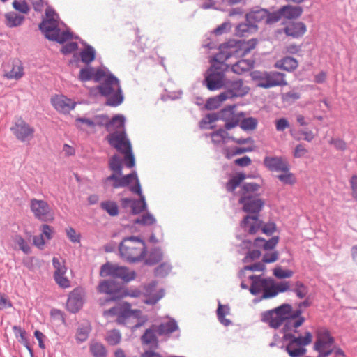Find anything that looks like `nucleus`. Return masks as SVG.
Segmentation results:
<instances>
[{
    "label": "nucleus",
    "mask_w": 357,
    "mask_h": 357,
    "mask_svg": "<svg viewBox=\"0 0 357 357\" xmlns=\"http://www.w3.org/2000/svg\"><path fill=\"white\" fill-rule=\"evenodd\" d=\"M126 117L123 114H116L112 118H109V130L112 128L119 129L120 130H125Z\"/></svg>",
    "instance_id": "nucleus-43"
},
{
    "label": "nucleus",
    "mask_w": 357,
    "mask_h": 357,
    "mask_svg": "<svg viewBox=\"0 0 357 357\" xmlns=\"http://www.w3.org/2000/svg\"><path fill=\"white\" fill-rule=\"evenodd\" d=\"M51 102L56 111L63 114L69 113L77 105L76 102L63 95L54 96Z\"/></svg>",
    "instance_id": "nucleus-18"
},
{
    "label": "nucleus",
    "mask_w": 357,
    "mask_h": 357,
    "mask_svg": "<svg viewBox=\"0 0 357 357\" xmlns=\"http://www.w3.org/2000/svg\"><path fill=\"white\" fill-rule=\"evenodd\" d=\"M306 31V25L302 22H290L284 29L287 36L296 38L303 36Z\"/></svg>",
    "instance_id": "nucleus-24"
},
{
    "label": "nucleus",
    "mask_w": 357,
    "mask_h": 357,
    "mask_svg": "<svg viewBox=\"0 0 357 357\" xmlns=\"http://www.w3.org/2000/svg\"><path fill=\"white\" fill-rule=\"evenodd\" d=\"M139 312L137 310H131L130 305L128 303H126L123 307H120L119 315L121 317L128 319L132 315H136Z\"/></svg>",
    "instance_id": "nucleus-58"
},
{
    "label": "nucleus",
    "mask_w": 357,
    "mask_h": 357,
    "mask_svg": "<svg viewBox=\"0 0 357 357\" xmlns=\"http://www.w3.org/2000/svg\"><path fill=\"white\" fill-rule=\"evenodd\" d=\"M89 350L93 357H106L107 350L100 342H92L89 346Z\"/></svg>",
    "instance_id": "nucleus-45"
},
{
    "label": "nucleus",
    "mask_w": 357,
    "mask_h": 357,
    "mask_svg": "<svg viewBox=\"0 0 357 357\" xmlns=\"http://www.w3.org/2000/svg\"><path fill=\"white\" fill-rule=\"evenodd\" d=\"M105 340L109 344L116 345L121 340V333L118 329L110 330L107 332Z\"/></svg>",
    "instance_id": "nucleus-47"
},
{
    "label": "nucleus",
    "mask_w": 357,
    "mask_h": 357,
    "mask_svg": "<svg viewBox=\"0 0 357 357\" xmlns=\"http://www.w3.org/2000/svg\"><path fill=\"white\" fill-rule=\"evenodd\" d=\"M164 296V291L162 289H160L155 294H149L146 296L144 300V303L149 305H155L159 300H160Z\"/></svg>",
    "instance_id": "nucleus-62"
},
{
    "label": "nucleus",
    "mask_w": 357,
    "mask_h": 357,
    "mask_svg": "<svg viewBox=\"0 0 357 357\" xmlns=\"http://www.w3.org/2000/svg\"><path fill=\"white\" fill-rule=\"evenodd\" d=\"M172 270V266L168 262H163L154 270V275L158 278L166 277Z\"/></svg>",
    "instance_id": "nucleus-54"
},
{
    "label": "nucleus",
    "mask_w": 357,
    "mask_h": 357,
    "mask_svg": "<svg viewBox=\"0 0 357 357\" xmlns=\"http://www.w3.org/2000/svg\"><path fill=\"white\" fill-rule=\"evenodd\" d=\"M259 188L256 183H245L242 185L238 202L243 206L244 212L258 215L262 210L264 201L255 195Z\"/></svg>",
    "instance_id": "nucleus-4"
},
{
    "label": "nucleus",
    "mask_w": 357,
    "mask_h": 357,
    "mask_svg": "<svg viewBox=\"0 0 357 357\" xmlns=\"http://www.w3.org/2000/svg\"><path fill=\"white\" fill-rule=\"evenodd\" d=\"M296 344L289 343L286 347V351L291 357H301L306 353V349L303 347H296Z\"/></svg>",
    "instance_id": "nucleus-49"
},
{
    "label": "nucleus",
    "mask_w": 357,
    "mask_h": 357,
    "mask_svg": "<svg viewBox=\"0 0 357 357\" xmlns=\"http://www.w3.org/2000/svg\"><path fill=\"white\" fill-rule=\"evenodd\" d=\"M91 331V327L89 324H80L77 330L76 333V340L78 343H82L85 342Z\"/></svg>",
    "instance_id": "nucleus-39"
},
{
    "label": "nucleus",
    "mask_w": 357,
    "mask_h": 357,
    "mask_svg": "<svg viewBox=\"0 0 357 357\" xmlns=\"http://www.w3.org/2000/svg\"><path fill=\"white\" fill-rule=\"evenodd\" d=\"M298 66V61L291 56H286L283 59L278 60L275 64V67L277 68L282 69L289 72L293 71L297 68Z\"/></svg>",
    "instance_id": "nucleus-31"
},
{
    "label": "nucleus",
    "mask_w": 357,
    "mask_h": 357,
    "mask_svg": "<svg viewBox=\"0 0 357 357\" xmlns=\"http://www.w3.org/2000/svg\"><path fill=\"white\" fill-rule=\"evenodd\" d=\"M108 71V68L102 66L97 69L88 65L80 69L78 79L82 82H86L93 79L95 82H100Z\"/></svg>",
    "instance_id": "nucleus-11"
},
{
    "label": "nucleus",
    "mask_w": 357,
    "mask_h": 357,
    "mask_svg": "<svg viewBox=\"0 0 357 357\" xmlns=\"http://www.w3.org/2000/svg\"><path fill=\"white\" fill-rule=\"evenodd\" d=\"M316 342L314 345V350L321 352L331 347L334 342V338L331 335L326 328H319L316 332Z\"/></svg>",
    "instance_id": "nucleus-19"
},
{
    "label": "nucleus",
    "mask_w": 357,
    "mask_h": 357,
    "mask_svg": "<svg viewBox=\"0 0 357 357\" xmlns=\"http://www.w3.org/2000/svg\"><path fill=\"white\" fill-rule=\"evenodd\" d=\"M249 91V88L245 86L241 80H236L231 82L229 89L224 91L227 93V98L233 97L243 96Z\"/></svg>",
    "instance_id": "nucleus-26"
},
{
    "label": "nucleus",
    "mask_w": 357,
    "mask_h": 357,
    "mask_svg": "<svg viewBox=\"0 0 357 357\" xmlns=\"http://www.w3.org/2000/svg\"><path fill=\"white\" fill-rule=\"evenodd\" d=\"M261 227L262 221L257 215H246L241 222V227L244 232L249 234H256Z\"/></svg>",
    "instance_id": "nucleus-23"
},
{
    "label": "nucleus",
    "mask_w": 357,
    "mask_h": 357,
    "mask_svg": "<svg viewBox=\"0 0 357 357\" xmlns=\"http://www.w3.org/2000/svg\"><path fill=\"white\" fill-rule=\"evenodd\" d=\"M229 312V307L227 305L219 304L217 310V315L219 321L225 326H229L231 324L229 319H226L225 316Z\"/></svg>",
    "instance_id": "nucleus-52"
},
{
    "label": "nucleus",
    "mask_w": 357,
    "mask_h": 357,
    "mask_svg": "<svg viewBox=\"0 0 357 357\" xmlns=\"http://www.w3.org/2000/svg\"><path fill=\"white\" fill-rule=\"evenodd\" d=\"M285 339L289 340L290 343L296 344L297 346L304 347L310 344L312 340V335L310 332H306L304 336L295 337L292 334H286Z\"/></svg>",
    "instance_id": "nucleus-32"
},
{
    "label": "nucleus",
    "mask_w": 357,
    "mask_h": 357,
    "mask_svg": "<svg viewBox=\"0 0 357 357\" xmlns=\"http://www.w3.org/2000/svg\"><path fill=\"white\" fill-rule=\"evenodd\" d=\"M249 278L252 280V284L250 288V291L253 295H257L264 291L267 285L272 283V280L269 279L261 278V276L250 275Z\"/></svg>",
    "instance_id": "nucleus-25"
},
{
    "label": "nucleus",
    "mask_w": 357,
    "mask_h": 357,
    "mask_svg": "<svg viewBox=\"0 0 357 357\" xmlns=\"http://www.w3.org/2000/svg\"><path fill=\"white\" fill-rule=\"evenodd\" d=\"M301 314L300 310L292 311L291 305L289 304H283L281 306L268 311L262 314L261 320L268 323L272 328H277L280 327L289 317L296 318Z\"/></svg>",
    "instance_id": "nucleus-5"
},
{
    "label": "nucleus",
    "mask_w": 357,
    "mask_h": 357,
    "mask_svg": "<svg viewBox=\"0 0 357 357\" xmlns=\"http://www.w3.org/2000/svg\"><path fill=\"white\" fill-rule=\"evenodd\" d=\"M305 321V318L303 317H297L296 318H292L291 317L287 319V322L284 326L285 330H289L292 328H297L301 326Z\"/></svg>",
    "instance_id": "nucleus-56"
},
{
    "label": "nucleus",
    "mask_w": 357,
    "mask_h": 357,
    "mask_svg": "<svg viewBox=\"0 0 357 357\" xmlns=\"http://www.w3.org/2000/svg\"><path fill=\"white\" fill-rule=\"evenodd\" d=\"M264 166L272 172L287 171L290 169L287 160L282 157L266 156L264 159Z\"/></svg>",
    "instance_id": "nucleus-22"
},
{
    "label": "nucleus",
    "mask_w": 357,
    "mask_h": 357,
    "mask_svg": "<svg viewBox=\"0 0 357 357\" xmlns=\"http://www.w3.org/2000/svg\"><path fill=\"white\" fill-rule=\"evenodd\" d=\"M245 175L243 173H238L231 177L226 183V189L228 192H234L240 183L245 178Z\"/></svg>",
    "instance_id": "nucleus-42"
},
{
    "label": "nucleus",
    "mask_w": 357,
    "mask_h": 357,
    "mask_svg": "<svg viewBox=\"0 0 357 357\" xmlns=\"http://www.w3.org/2000/svg\"><path fill=\"white\" fill-rule=\"evenodd\" d=\"M284 74L279 72L263 73L259 77V86L265 89L276 86H285L287 82L284 79Z\"/></svg>",
    "instance_id": "nucleus-13"
},
{
    "label": "nucleus",
    "mask_w": 357,
    "mask_h": 357,
    "mask_svg": "<svg viewBox=\"0 0 357 357\" xmlns=\"http://www.w3.org/2000/svg\"><path fill=\"white\" fill-rule=\"evenodd\" d=\"M30 209L36 218L42 221H47L51 215V207L46 201L43 199H31Z\"/></svg>",
    "instance_id": "nucleus-15"
},
{
    "label": "nucleus",
    "mask_w": 357,
    "mask_h": 357,
    "mask_svg": "<svg viewBox=\"0 0 357 357\" xmlns=\"http://www.w3.org/2000/svg\"><path fill=\"white\" fill-rule=\"evenodd\" d=\"M257 25L248 23L239 24L236 28V35L239 37L246 36L247 33L252 31H256Z\"/></svg>",
    "instance_id": "nucleus-46"
},
{
    "label": "nucleus",
    "mask_w": 357,
    "mask_h": 357,
    "mask_svg": "<svg viewBox=\"0 0 357 357\" xmlns=\"http://www.w3.org/2000/svg\"><path fill=\"white\" fill-rule=\"evenodd\" d=\"M24 75V68L20 64H15L13 66L12 70L9 73V78H13L15 79H20Z\"/></svg>",
    "instance_id": "nucleus-64"
},
{
    "label": "nucleus",
    "mask_w": 357,
    "mask_h": 357,
    "mask_svg": "<svg viewBox=\"0 0 357 357\" xmlns=\"http://www.w3.org/2000/svg\"><path fill=\"white\" fill-rule=\"evenodd\" d=\"M141 295V291L138 289H123L121 288V294L119 296V300L130 296L132 298H137Z\"/></svg>",
    "instance_id": "nucleus-63"
},
{
    "label": "nucleus",
    "mask_w": 357,
    "mask_h": 357,
    "mask_svg": "<svg viewBox=\"0 0 357 357\" xmlns=\"http://www.w3.org/2000/svg\"><path fill=\"white\" fill-rule=\"evenodd\" d=\"M84 296L82 290L75 289L68 295L66 308L71 313H77L83 306Z\"/></svg>",
    "instance_id": "nucleus-21"
},
{
    "label": "nucleus",
    "mask_w": 357,
    "mask_h": 357,
    "mask_svg": "<svg viewBox=\"0 0 357 357\" xmlns=\"http://www.w3.org/2000/svg\"><path fill=\"white\" fill-rule=\"evenodd\" d=\"M101 277L112 276L123 280L124 282H130L135 279L136 273L134 271H129L126 266L112 264L109 262L102 265L100 271Z\"/></svg>",
    "instance_id": "nucleus-7"
},
{
    "label": "nucleus",
    "mask_w": 357,
    "mask_h": 357,
    "mask_svg": "<svg viewBox=\"0 0 357 357\" xmlns=\"http://www.w3.org/2000/svg\"><path fill=\"white\" fill-rule=\"evenodd\" d=\"M157 332L154 325L146 329L141 337L142 344L149 346L151 349H155L158 347V340L156 336Z\"/></svg>",
    "instance_id": "nucleus-28"
},
{
    "label": "nucleus",
    "mask_w": 357,
    "mask_h": 357,
    "mask_svg": "<svg viewBox=\"0 0 357 357\" xmlns=\"http://www.w3.org/2000/svg\"><path fill=\"white\" fill-rule=\"evenodd\" d=\"M100 206L101 209L105 211L110 216L114 217L119 214V206L114 201L107 200L102 202Z\"/></svg>",
    "instance_id": "nucleus-44"
},
{
    "label": "nucleus",
    "mask_w": 357,
    "mask_h": 357,
    "mask_svg": "<svg viewBox=\"0 0 357 357\" xmlns=\"http://www.w3.org/2000/svg\"><path fill=\"white\" fill-rule=\"evenodd\" d=\"M252 68V62L250 60L241 59L232 66V71L237 74H241L250 70Z\"/></svg>",
    "instance_id": "nucleus-41"
},
{
    "label": "nucleus",
    "mask_w": 357,
    "mask_h": 357,
    "mask_svg": "<svg viewBox=\"0 0 357 357\" xmlns=\"http://www.w3.org/2000/svg\"><path fill=\"white\" fill-rule=\"evenodd\" d=\"M257 44V39H251L248 41L240 40L238 41H231L224 47L221 52L218 55L220 59H222V55H225V59L231 56L242 57L248 54L252 50L255 49Z\"/></svg>",
    "instance_id": "nucleus-6"
},
{
    "label": "nucleus",
    "mask_w": 357,
    "mask_h": 357,
    "mask_svg": "<svg viewBox=\"0 0 357 357\" xmlns=\"http://www.w3.org/2000/svg\"><path fill=\"white\" fill-rule=\"evenodd\" d=\"M220 117L225 121V127L227 130H231L237 126L240 122L239 116L234 114L231 109H225L220 112Z\"/></svg>",
    "instance_id": "nucleus-27"
},
{
    "label": "nucleus",
    "mask_w": 357,
    "mask_h": 357,
    "mask_svg": "<svg viewBox=\"0 0 357 357\" xmlns=\"http://www.w3.org/2000/svg\"><path fill=\"white\" fill-rule=\"evenodd\" d=\"M121 288V284L114 280H102L98 286V291L108 295L106 301H115L119 300Z\"/></svg>",
    "instance_id": "nucleus-12"
},
{
    "label": "nucleus",
    "mask_w": 357,
    "mask_h": 357,
    "mask_svg": "<svg viewBox=\"0 0 357 357\" xmlns=\"http://www.w3.org/2000/svg\"><path fill=\"white\" fill-rule=\"evenodd\" d=\"M12 241L15 243V249L17 248L22 250L26 255L31 253V246L20 234H15L13 235Z\"/></svg>",
    "instance_id": "nucleus-35"
},
{
    "label": "nucleus",
    "mask_w": 357,
    "mask_h": 357,
    "mask_svg": "<svg viewBox=\"0 0 357 357\" xmlns=\"http://www.w3.org/2000/svg\"><path fill=\"white\" fill-rule=\"evenodd\" d=\"M282 174L277 176V178L284 184L294 185L296 182L295 175L290 172L289 169L287 171H282Z\"/></svg>",
    "instance_id": "nucleus-51"
},
{
    "label": "nucleus",
    "mask_w": 357,
    "mask_h": 357,
    "mask_svg": "<svg viewBox=\"0 0 357 357\" xmlns=\"http://www.w3.org/2000/svg\"><path fill=\"white\" fill-rule=\"evenodd\" d=\"M135 181V185H141L137 173L136 171H132L130 174L116 176V175H109L102 179V184L105 188H112L118 189L124 187H130L129 185Z\"/></svg>",
    "instance_id": "nucleus-8"
},
{
    "label": "nucleus",
    "mask_w": 357,
    "mask_h": 357,
    "mask_svg": "<svg viewBox=\"0 0 357 357\" xmlns=\"http://www.w3.org/2000/svg\"><path fill=\"white\" fill-rule=\"evenodd\" d=\"M6 25L8 27H16L20 26L24 20V17L17 14L15 12H10L5 15Z\"/></svg>",
    "instance_id": "nucleus-40"
},
{
    "label": "nucleus",
    "mask_w": 357,
    "mask_h": 357,
    "mask_svg": "<svg viewBox=\"0 0 357 357\" xmlns=\"http://www.w3.org/2000/svg\"><path fill=\"white\" fill-rule=\"evenodd\" d=\"M266 269V266L261 262H257L252 265L245 266L241 271L240 276L242 277L245 275V272L246 271H264Z\"/></svg>",
    "instance_id": "nucleus-61"
},
{
    "label": "nucleus",
    "mask_w": 357,
    "mask_h": 357,
    "mask_svg": "<svg viewBox=\"0 0 357 357\" xmlns=\"http://www.w3.org/2000/svg\"><path fill=\"white\" fill-rule=\"evenodd\" d=\"M129 190L134 194L139 196V199H133L131 213L133 215H138L143 211H146L147 204L145 196L142 193L141 185H130Z\"/></svg>",
    "instance_id": "nucleus-16"
},
{
    "label": "nucleus",
    "mask_w": 357,
    "mask_h": 357,
    "mask_svg": "<svg viewBox=\"0 0 357 357\" xmlns=\"http://www.w3.org/2000/svg\"><path fill=\"white\" fill-rule=\"evenodd\" d=\"M157 334L165 335L175 331L178 328L177 322L174 319H169L159 325H154Z\"/></svg>",
    "instance_id": "nucleus-29"
},
{
    "label": "nucleus",
    "mask_w": 357,
    "mask_h": 357,
    "mask_svg": "<svg viewBox=\"0 0 357 357\" xmlns=\"http://www.w3.org/2000/svg\"><path fill=\"white\" fill-rule=\"evenodd\" d=\"M252 149L250 148H240V147H234V148H229L226 147L223 149V154L228 159L231 158L232 157L242 154L245 152L251 151Z\"/></svg>",
    "instance_id": "nucleus-50"
},
{
    "label": "nucleus",
    "mask_w": 357,
    "mask_h": 357,
    "mask_svg": "<svg viewBox=\"0 0 357 357\" xmlns=\"http://www.w3.org/2000/svg\"><path fill=\"white\" fill-rule=\"evenodd\" d=\"M205 81L208 89L213 91L220 89L225 84L224 71L218 66H212L206 77Z\"/></svg>",
    "instance_id": "nucleus-14"
},
{
    "label": "nucleus",
    "mask_w": 357,
    "mask_h": 357,
    "mask_svg": "<svg viewBox=\"0 0 357 357\" xmlns=\"http://www.w3.org/2000/svg\"><path fill=\"white\" fill-rule=\"evenodd\" d=\"M108 143L119 152L123 153L127 149L132 147L131 142L128 138L126 130L114 131L107 136Z\"/></svg>",
    "instance_id": "nucleus-10"
},
{
    "label": "nucleus",
    "mask_w": 357,
    "mask_h": 357,
    "mask_svg": "<svg viewBox=\"0 0 357 357\" xmlns=\"http://www.w3.org/2000/svg\"><path fill=\"white\" fill-rule=\"evenodd\" d=\"M135 224L142 226H151L156 223V219L153 214L146 212L145 214L134 220Z\"/></svg>",
    "instance_id": "nucleus-48"
},
{
    "label": "nucleus",
    "mask_w": 357,
    "mask_h": 357,
    "mask_svg": "<svg viewBox=\"0 0 357 357\" xmlns=\"http://www.w3.org/2000/svg\"><path fill=\"white\" fill-rule=\"evenodd\" d=\"M121 153L123 154V161H124L125 165L128 168H132V167H135V155H134L132 147L128 149H127L126 150H125V151H123V153Z\"/></svg>",
    "instance_id": "nucleus-55"
},
{
    "label": "nucleus",
    "mask_w": 357,
    "mask_h": 357,
    "mask_svg": "<svg viewBox=\"0 0 357 357\" xmlns=\"http://www.w3.org/2000/svg\"><path fill=\"white\" fill-rule=\"evenodd\" d=\"M211 139L214 144L226 143L229 139H231L238 144H245L252 143L253 139L251 137L248 138H237L234 137H229L227 131L223 129H219L211 134Z\"/></svg>",
    "instance_id": "nucleus-17"
},
{
    "label": "nucleus",
    "mask_w": 357,
    "mask_h": 357,
    "mask_svg": "<svg viewBox=\"0 0 357 357\" xmlns=\"http://www.w3.org/2000/svg\"><path fill=\"white\" fill-rule=\"evenodd\" d=\"M93 121L94 123V127L98 126H105L107 130H109V116L107 114H98L95 115L93 119Z\"/></svg>",
    "instance_id": "nucleus-59"
},
{
    "label": "nucleus",
    "mask_w": 357,
    "mask_h": 357,
    "mask_svg": "<svg viewBox=\"0 0 357 357\" xmlns=\"http://www.w3.org/2000/svg\"><path fill=\"white\" fill-rule=\"evenodd\" d=\"M46 18L39 24V29L49 40L63 44L68 40L73 38V33L70 30L61 31L59 25L63 22H59L58 14L50 6L45 9Z\"/></svg>",
    "instance_id": "nucleus-1"
},
{
    "label": "nucleus",
    "mask_w": 357,
    "mask_h": 357,
    "mask_svg": "<svg viewBox=\"0 0 357 357\" xmlns=\"http://www.w3.org/2000/svg\"><path fill=\"white\" fill-rule=\"evenodd\" d=\"M266 17H267V10L257 9L250 11L246 14V20L250 24L265 23Z\"/></svg>",
    "instance_id": "nucleus-30"
},
{
    "label": "nucleus",
    "mask_w": 357,
    "mask_h": 357,
    "mask_svg": "<svg viewBox=\"0 0 357 357\" xmlns=\"http://www.w3.org/2000/svg\"><path fill=\"white\" fill-rule=\"evenodd\" d=\"M108 165L109 169L113 172L111 175H116V176L122 175V160L118 155H112L109 160Z\"/></svg>",
    "instance_id": "nucleus-36"
},
{
    "label": "nucleus",
    "mask_w": 357,
    "mask_h": 357,
    "mask_svg": "<svg viewBox=\"0 0 357 357\" xmlns=\"http://www.w3.org/2000/svg\"><path fill=\"white\" fill-rule=\"evenodd\" d=\"M163 257V252L160 248H154L151 250L148 257L145 259L146 265L153 266L160 262Z\"/></svg>",
    "instance_id": "nucleus-37"
},
{
    "label": "nucleus",
    "mask_w": 357,
    "mask_h": 357,
    "mask_svg": "<svg viewBox=\"0 0 357 357\" xmlns=\"http://www.w3.org/2000/svg\"><path fill=\"white\" fill-rule=\"evenodd\" d=\"M257 120L253 117L245 118L241 121L240 127L243 130H253L257 128Z\"/></svg>",
    "instance_id": "nucleus-57"
},
{
    "label": "nucleus",
    "mask_w": 357,
    "mask_h": 357,
    "mask_svg": "<svg viewBox=\"0 0 357 357\" xmlns=\"http://www.w3.org/2000/svg\"><path fill=\"white\" fill-rule=\"evenodd\" d=\"M293 291L301 299L305 298L308 293L307 287L300 281L295 283Z\"/></svg>",
    "instance_id": "nucleus-60"
},
{
    "label": "nucleus",
    "mask_w": 357,
    "mask_h": 357,
    "mask_svg": "<svg viewBox=\"0 0 357 357\" xmlns=\"http://www.w3.org/2000/svg\"><path fill=\"white\" fill-rule=\"evenodd\" d=\"M79 43L84 46V48L81 50L79 54H73L74 61H77L80 60L82 63L88 66L96 59V50L93 46L88 44L83 40L80 39Z\"/></svg>",
    "instance_id": "nucleus-20"
},
{
    "label": "nucleus",
    "mask_w": 357,
    "mask_h": 357,
    "mask_svg": "<svg viewBox=\"0 0 357 357\" xmlns=\"http://www.w3.org/2000/svg\"><path fill=\"white\" fill-rule=\"evenodd\" d=\"M279 238L274 236L268 241H266L262 238H255L253 245L256 248H263L264 250H269L273 249L278 244Z\"/></svg>",
    "instance_id": "nucleus-34"
},
{
    "label": "nucleus",
    "mask_w": 357,
    "mask_h": 357,
    "mask_svg": "<svg viewBox=\"0 0 357 357\" xmlns=\"http://www.w3.org/2000/svg\"><path fill=\"white\" fill-rule=\"evenodd\" d=\"M52 266L55 269L53 275H66L67 268L64 261H61L59 258L54 257L52 259Z\"/></svg>",
    "instance_id": "nucleus-53"
},
{
    "label": "nucleus",
    "mask_w": 357,
    "mask_h": 357,
    "mask_svg": "<svg viewBox=\"0 0 357 357\" xmlns=\"http://www.w3.org/2000/svg\"><path fill=\"white\" fill-rule=\"evenodd\" d=\"M227 93H221L220 95L209 98L205 105L207 109L213 110L220 107L221 104L227 100Z\"/></svg>",
    "instance_id": "nucleus-38"
},
{
    "label": "nucleus",
    "mask_w": 357,
    "mask_h": 357,
    "mask_svg": "<svg viewBox=\"0 0 357 357\" xmlns=\"http://www.w3.org/2000/svg\"><path fill=\"white\" fill-rule=\"evenodd\" d=\"M282 15L287 19H294L300 17L303 13L301 6H284L280 8Z\"/></svg>",
    "instance_id": "nucleus-33"
},
{
    "label": "nucleus",
    "mask_w": 357,
    "mask_h": 357,
    "mask_svg": "<svg viewBox=\"0 0 357 357\" xmlns=\"http://www.w3.org/2000/svg\"><path fill=\"white\" fill-rule=\"evenodd\" d=\"M101 81L96 89L101 96L106 98L105 105L112 107L121 105L123 102L124 95L120 80L108 69Z\"/></svg>",
    "instance_id": "nucleus-2"
},
{
    "label": "nucleus",
    "mask_w": 357,
    "mask_h": 357,
    "mask_svg": "<svg viewBox=\"0 0 357 357\" xmlns=\"http://www.w3.org/2000/svg\"><path fill=\"white\" fill-rule=\"evenodd\" d=\"M10 130L15 137L22 142L31 139L35 132L33 127L22 118L15 122Z\"/></svg>",
    "instance_id": "nucleus-9"
},
{
    "label": "nucleus",
    "mask_w": 357,
    "mask_h": 357,
    "mask_svg": "<svg viewBox=\"0 0 357 357\" xmlns=\"http://www.w3.org/2000/svg\"><path fill=\"white\" fill-rule=\"evenodd\" d=\"M119 256L130 264L142 261L146 255L145 241L139 237H124L119 245Z\"/></svg>",
    "instance_id": "nucleus-3"
}]
</instances>
